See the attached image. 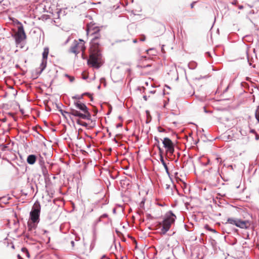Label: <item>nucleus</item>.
Instances as JSON below:
<instances>
[{"label":"nucleus","instance_id":"obj_56","mask_svg":"<svg viewBox=\"0 0 259 259\" xmlns=\"http://www.w3.org/2000/svg\"><path fill=\"white\" fill-rule=\"evenodd\" d=\"M57 108H58V109L59 110L61 109V108H60V107H59L58 106H57Z\"/></svg>","mask_w":259,"mask_h":259},{"label":"nucleus","instance_id":"obj_14","mask_svg":"<svg viewBox=\"0 0 259 259\" xmlns=\"http://www.w3.org/2000/svg\"><path fill=\"white\" fill-rule=\"evenodd\" d=\"M160 160L161 162V163L162 164L163 166H164V169H165V171L166 172V173L169 175V171H168V167L166 164V163L164 161V160L163 159V156H161V157L160 158Z\"/></svg>","mask_w":259,"mask_h":259},{"label":"nucleus","instance_id":"obj_44","mask_svg":"<svg viewBox=\"0 0 259 259\" xmlns=\"http://www.w3.org/2000/svg\"><path fill=\"white\" fill-rule=\"evenodd\" d=\"M106 257H107V256H106L105 255H103L102 256V257H101V259H103L104 258H106Z\"/></svg>","mask_w":259,"mask_h":259},{"label":"nucleus","instance_id":"obj_39","mask_svg":"<svg viewBox=\"0 0 259 259\" xmlns=\"http://www.w3.org/2000/svg\"><path fill=\"white\" fill-rule=\"evenodd\" d=\"M208 230L211 232H215V230L213 229L209 228Z\"/></svg>","mask_w":259,"mask_h":259},{"label":"nucleus","instance_id":"obj_32","mask_svg":"<svg viewBox=\"0 0 259 259\" xmlns=\"http://www.w3.org/2000/svg\"><path fill=\"white\" fill-rule=\"evenodd\" d=\"M146 39V37L145 36H143L140 39V40L141 41H144Z\"/></svg>","mask_w":259,"mask_h":259},{"label":"nucleus","instance_id":"obj_50","mask_svg":"<svg viewBox=\"0 0 259 259\" xmlns=\"http://www.w3.org/2000/svg\"><path fill=\"white\" fill-rule=\"evenodd\" d=\"M147 217H148V218H149V217H151V214H147Z\"/></svg>","mask_w":259,"mask_h":259},{"label":"nucleus","instance_id":"obj_53","mask_svg":"<svg viewBox=\"0 0 259 259\" xmlns=\"http://www.w3.org/2000/svg\"><path fill=\"white\" fill-rule=\"evenodd\" d=\"M113 140H114L115 142H116V143H117V141H116V139H115V138H114V139H113Z\"/></svg>","mask_w":259,"mask_h":259},{"label":"nucleus","instance_id":"obj_34","mask_svg":"<svg viewBox=\"0 0 259 259\" xmlns=\"http://www.w3.org/2000/svg\"><path fill=\"white\" fill-rule=\"evenodd\" d=\"M154 140L157 143H159V139L157 137H154Z\"/></svg>","mask_w":259,"mask_h":259},{"label":"nucleus","instance_id":"obj_43","mask_svg":"<svg viewBox=\"0 0 259 259\" xmlns=\"http://www.w3.org/2000/svg\"><path fill=\"white\" fill-rule=\"evenodd\" d=\"M82 95H83H83H89V96L90 95L89 93H85L83 94Z\"/></svg>","mask_w":259,"mask_h":259},{"label":"nucleus","instance_id":"obj_35","mask_svg":"<svg viewBox=\"0 0 259 259\" xmlns=\"http://www.w3.org/2000/svg\"><path fill=\"white\" fill-rule=\"evenodd\" d=\"M158 131H159V132H164V129H162V128H160V127H159L158 128Z\"/></svg>","mask_w":259,"mask_h":259},{"label":"nucleus","instance_id":"obj_57","mask_svg":"<svg viewBox=\"0 0 259 259\" xmlns=\"http://www.w3.org/2000/svg\"><path fill=\"white\" fill-rule=\"evenodd\" d=\"M98 88V89H100V85H99Z\"/></svg>","mask_w":259,"mask_h":259},{"label":"nucleus","instance_id":"obj_55","mask_svg":"<svg viewBox=\"0 0 259 259\" xmlns=\"http://www.w3.org/2000/svg\"><path fill=\"white\" fill-rule=\"evenodd\" d=\"M87 78L86 77H83V79H85Z\"/></svg>","mask_w":259,"mask_h":259},{"label":"nucleus","instance_id":"obj_29","mask_svg":"<svg viewBox=\"0 0 259 259\" xmlns=\"http://www.w3.org/2000/svg\"><path fill=\"white\" fill-rule=\"evenodd\" d=\"M255 139L257 141L259 140V135L257 133L255 134Z\"/></svg>","mask_w":259,"mask_h":259},{"label":"nucleus","instance_id":"obj_58","mask_svg":"<svg viewBox=\"0 0 259 259\" xmlns=\"http://www.w3.org/2000/svg\"><path fill=\"white\" fill-rule=\"evenodd\" d=\"M108 219L110 222H111V220L109 218Z\"/></svg>","mask_w":259,"mask_h":259},{"label":"nucleus","instance_id":"obj_18","mask_svg":"<svg viewBox=\"0 0 259 259\" xmlns=\"http://www.w3.org/2000/svg\"><path fill=\"white\" fill-rule=\"evenodd\" d=\"M76 123L80 125H81L82 126H84V127H87L88 126V124L85 122H83V121H82L81 120H80V119H77L76 120Z\"/></svg>","mask_w":259,"mask_h":259},{"label":"nucleus","instance_id":"obj_9","mask_svg":"<svg viewBox=\"0 0 259 259\" xmlns=\"http://www.w3.org/2000/svg\"><path fill=\"white\" fill-rule=\"evenodd\" d=\"M100 28L96 26L95 24L90 23L88 24L87 26V33L88 35H95L96 33H99Z\"/></svg>","mask_w":259,"mask_h":259},{"label":"nucleus","instance_id":"obj_26","mask_svg":"<svg viewBox=\"0 0 259 259\" xmlns=\"http://www.w3.org/2000/svg\"><path fill=\"white\" fill-rule=\"evenodd\" d=\"M230 4H231L233 5H236L237 3V0H232L231 1H230Z\"/></svg>","mask_w":259,"mask_h":259},{"label":"nucleus","instance_id":"obj_60","mask_svg":"<svg viewBox=\"0 0 259 259\" xmlns=\"http://www.w3.org/2000/svg\"><path fill=\"white\" fill-rule=\"evenodd\" d=\"M253 98L254 99V95H253Z\"/></svg>","mask_w":259,"mask_h":259},{"label":"nucleus","instance_id":"obj_38","mask_svg":"<svg viewBox=\"0 0 259 259\" xmlns=\"http://www.w3.org/2000/svg\"><path fill=\"white\" fill-rule=\"evenodd\" d=\"M122 124L121 123H118L116 125V127L117 128H118L119 127H121L122 126Z\"/></svg>","mask_w":259,"mask_h":259},{"label":"nucleus","instance_id":"obj_40","mask_svg":"<svg viewBox=\"0 0 259 259\" xmlns=\"http://www.w3.org/2000/svg\"><path fill=\"white\" fill-rule=\"evenodd\" d=\"M155 92H156L155 90H153V91H150V93H151V94H155Z\"/></svg>","mask_w":259,"mask_h":259},{"label":"nucleus","instance_id":"obj_47","mask_svg":"<svg viewBox=\"0 0 259 259\" xmlns=\"http://www.w3.org/2000/svg\"><path fill=\"white\" fill-rule=\"evenodd\" d=\"M206 54L208 55V56L211 57L210 54L209 52H207Z\"/></svg>","mask_w":259,"mask_h":259},{"label":"nucleus","instance_id":"obj_16","mask_svg":"<svg viewBox=\"0 0 259 259\" xmlns=\"http://www.w3.org/2000/svg\"><path fill=\"white\" fill-rule=\"evenodd\" d=\"M188 67L190 69H194L197 67V63L195 62H191L188 64Z\"/></svg>","mask_w":259,"mask_h":259},{"label":"nucleus","instance_id":"obj_51","mask_svg":"<svg viewBox=\"0 0 259 259\" xmlns=\"http://www.w3.org/2000/svg\"><path fill=\"white\" fill-rule=\"evenodd\" d=\"M113 212L114 213H115V212H116V209H115V208H114V209H113Z\"/></svg>","mask_w":259,"mask_h":259},{"label":"nucleus","instance_id":"obj_27","mask_svg":"<svg viewBox=\"0 0 259 259\" xmlns=\"http://www.w3.org/2000/svg\"><path fill=\"white\" fill-rule=\"evenodd\" d=\"M151 66V64H147L146 65L140 66V67L141 68H146L149 67Z\"/></svg>","mask_w":259,"mask_h":259},{"label":"nucleus","instance_id":"obj_13","mask_svg":"<svg viewBox=\"0 0 259 259\" xmlns=\"http://www.w3.org/2000/svg\"><path fill=\"white\" fill-rule=\"evenodd\" d=\"M238 219H235V218H228L227 219L226 224L228 223V224H231V225H233L236 226V224H237Z\"/></svg>","mask_w":259,"mask_h":259},{"label":"nucleus","instance_id":"obj_25","mask_svg":"<svg viewBox=\"0 0 259 259\" xmlns=\"http://www.w3.org/2000/svg\"><path fill=\"white\" fill-rule=\"evenodd\" d=\"M160 158L161 157V155L163 156V150L160 147V146H158Z\"/></svg>","mask_w":259,"mask_h":259},{"label":"nucleus","instance_id":"obj_54","mask_svg":"<svg viewBox=\"0 0 259 259\" xmlns=\"http://www.w3.org/2000/svg\"><path fill=\"white\" fill-rule=\"evenodd\" d=\"M93 97H91V101H93Z\"/></svg>","mask_w":259,"mask_h":259},{"label":"nucleus","instance_id":"obj_28","mask_svg":"<svg viewBox=\"0 0 259 259\" xmlns=\"http://www.w3.org/2000/svg\"><path fill=\"white\" fill-rule=\"evenodd\" d=\"M108 214L107 213H104L102 215H101L100 216V217L102 219V218H108Z\"/></svg>","mask_w":259,"mask_h":259},{"label":"nucleus","instance_id":"obj_3","mask_svg":"<svg viewBox=\"0 0 259 259\" xmlns=\"http://www.w3.org/2000/svg\"><path fill=\"white\" fill-rule=\"evenodd\" d=\"M176 218V215L173 213L171 211H169L167 213L162 221V227L161 229V233L163 235L169 230L171 225L173 224Z\"/></svg>","mask_w":259,"mask_h":259},{"label":"nucleus","instance_id":"obj_11","mask_svg":"<svg viewBox=\"0 0 259 259\" xmlns=\"http://www.w3.org/2000/svg\"><path fill=\"white\" fill-rule=\"evenodd\" d=\"M37 160L36 156L34 154L29 155L27 158V162L28 164L32 165L35 163Z\"/></svg>","mask_w":259,"mask_h":259},{"label":"nucleus","instance_id":"obj_24","mask_svg":"<svg viewBox=\"0 0 259 259\" xmlns=\"http://www.w3.org/2000/svg\"><path fill=\"white\" fill-rule=\"evenodd\" d=\"M82 97H83V95H81V96H78V95H76L75 96H73L72 97L73 99H78V100H80V99H81L82 98Z\"/></svg>","mask_w":259,"mask_h":259},{"label":"nucleus","instance_id":"obj_33","mask_svg":"<svg viewBox=\"0 0 259 259\" xmlns=\"http://www.w3.org/2000/svg\"><path fill=\"white\" fill-rule=\"evenodd\" d=\"M102 218L100 217L96 221V224H98V223L100 222L101 221Z\"/></svg>","mask_w":259,"mask_h":259},{"label":"nucleus","instance_id":"obj_61","mask_svg":"<svg viewBox=\"0 0 259 259\" xmlns=\"http://www.w3.org/2000/svg\"><path fill=\"white\" fill-rule=\"evenodd\" d=\"M21 259H23V258H21Z\"/></svg>","mask_w":259,"mask_h":259},{"label":"nucleus","instance_id":"obj_46","mask_svg":"<svg viewBox=\"0 0 259 259\" xmlns=\"http://www.w3.org/2000/svg\"><path fill=\"white\" fill-rule=\"evenodd\" d=\"M133 41L134 43H136L137 42V40L136 39H134Z\"/></svg>","mask_w":259,"mask_h":259},{"label":"nucleus","instance_id":"obj_52","mask_svg":"<svg viewBox=\"0 0 259 259\" xmlns=\"http://www.w3.org/2000/svg\"><path fill=\"white\" fill-rule=\"evenodd\" d=\"M165 87H166L167 88H168V89H169V88H169V86H168L167 85H165Z\"/></svg>","mask_w":259,"mask_h":259},{"label":"nucleus","instance_id":"obj_31","mask_svg":"<svg viewBox=\"0 0 259 259\" xmlns=\"http://www.w3.org/2000/svg\"><path fill=\"white\" fill-rule=\"evenodd\" d=\"M196 2H193V3H192L190 5V7H191V9H193L194 8V5L195 4H196Z\"/></svg>","mask_w":259,"mask_h":259},{"label":"nucleus","instance_id":"obj_7","mask_svg":"<svg viewBox=\"0 0 259 259\" xmlns=\"http://www.w3.org/2000/svg\"><path fill=\"white\" fill-rule=\"evenodd\" d=\"M79 40L81 41L80 44L77 42L76 40H74L73 44L70 48V52L77 55L79 53L80 50H82L83 41L81 39Z\"/></svg>","mask_w":259,"mask_h":259},{"label":"nucleus","instance_id":"obj_15","mask_svg":"<svg viewBox=\"0 0 259 259\" xmlns=\"http://www.w3.org/2000/svg\"><path fill=\"white\" fill-rule=\"evenodd\" d=\"M36 227L35 223L28 222V230L29 231L32 232Z\"/></svg>","mask_w":259,"mask_h":259},{"label":"nucleus","instance_id":"obj_2","mask_svg":"<svg viewBox=\"0 0 259 259\" xmlns=\"http://www.w3.org/2000/svg\"><path fill=\"white\" fill-rule=\"evenodd\" d=\"M74 105L77 109L70 108V113L74 117L80 119L91 120V114L87 106L80 101H74Z\"/></svg>","mask_w":259,"mask_h":259},{"label":"nucleus","instance_id":"obj_59","mask_svg":"<svg viewBox=\"0 0 259 259\" xmlns=\"http://www.w3.org/2000/svg\"><path fill=\"white\" fill-rule=\"evenodd\" d=\"M119 119H121V116H119Z\"/></svg>","mask_w":259,"mask_h":259},{"label":"nucleus","instance_id":"obj_12","mask_svg":"<svg viewBox=\"0 0 259 259\" xmlns=\"http://www.w3.org/2000/svg\"><path fill=\"white\" fill-rule=\"evenodd\" d=\"M59 111L61 112L62 115L65 118H67V115H68L69 117L72 119L71 116H72L70 113V110L69 109V111H66L61 109H59Z\"/></svg>","mask_w":259,"mask_h":259},{"label":"nucleus","instance_id":"obj_42","mask_svg":"<svg viewBox=\"0 0 259 259\" xmlns=\"http://www.w3.org/2000/svg\"><path fill=\"white\" fill-rule=\"evenodd\" d=\"M238 8H239V9L241 10V9H242L243 8V6L242 5H240V6H239Z\"/></svg>","mask_w":259,"mask_h":259},{"label":"nucleus","instance_id":"obj_30","mask_svg":"<svg viewBox=\"0 0 259 259\" xmlns=\"http://www.w3.org/2000/svg\"><path fill=\"white\" fill-rule=\"evenodd\" d=\"M69 79L70 81L71 82L74 80V77L73 76H70V77L69 78Z\"/></svg>","mask_w":259,"mask_h":259},{"label":"nucleus","instance_id":"obj_23","mask_svg":"<svg viewBox=\"0 0 259 259\" xmlns=\"http://www.w3.org/2000/svg\"><path fill=\"white\" fill-rule=\"evenodd\" d=\"M145 199H143L141 202L140 203L139 206L141 208H144V204H145Z\"/></svg>","mask_w":259,"mask_h":259},{"label":"nucleus","instance_id":"obj_41","mask_svg":"<svg viewBox=\"0 0 259 259\" xmlns=\"http://www.w3.org/2000/svg\"><path fill=\"white\" fill-rule=\"evenodd\" d=\"M143 98H144V99L145 101H147V98H147V96L145 95V96H143Z\"/></svg>","mask_w":259,"mask_h":259},{"label":"nucleus","instance_id":"obj_21","mask_svg":"<svg viewBox=\"0 0 259 259\" xmlns=\"http://www.w3.org/2000/svg\"><path fill=\"white\" fill-rule=\"evenodd\" d=\"M251 94L253 93H255L257 95H259V87H254V89H252V92H250Z\"/></svg>","mask_w":259,"mask_h":259},{"label":"nucleus","instance_id":"obj_19","mask_svg":"<svg viewBox=\"0 0 259 259\" xmlns=\"http://www.w3.org/2000/svg\"><path fill=\"white\" fill-rule=\"evenodd\" d=\"M255 117L259 123V105L257 107L255 113Z\"/></svg>","mask_w":259,"mask_h":259},{"label":"nucleus","instance_id":"obj_6","mask_svg":"<svg viewBox=\"0 0 259 259\" xmlns=\"http://www.w3.org/2000/svg\"><path fill=\"white\" fill-rule=\"evenodd\" d=\"M163 147L166 149V152L170 154H173L175 151L174 144L168 138H164L162 141Z\"/></svg>","mask_w":259,"mask_h":259},{"label":"nucleus","instance_id":"obj_4","mask_svg":"<svg viewBox=\"0 0 259 259\" xmlns=\"http://www.w3.org/2000/svg\"><path fill=\"white\" fill-rule=\"evenodd\" d=\"M40 212V205L38 202L34 203L31 211L30 212V218L33 223H38L39 221V215Z\"/></svg>","mask_w":259,"mask_h":259},{"label":"nucleus","instance_id":"obj_20","mask_svg":"<svg viewBox=\"0 0 259 259\" xmlns=\"http://www.w3.org/2000/svg\"><path fill=\"white\" fill-rule=\"evenodd\" d=\"M38 160L41 167L44 166L45 161L44 158L41 156H39Z\"/></svg>","mask_w":259,"mask_h":259},{"label":"nucleus","instance_id":"obj_5","mask_svg":"<svg viewBox=\"0 0 259 259\" xmlns=\"http://www.w3.org/2000/svg\"><path fill=\"white\" fill-rule=\"evenodd\" d=\"M19 26L18 27L17 32L12 34V36L15 38V42L17 45L20 44L23 40L26 38V35L24 30V27L21 23L18 22Z\"/></svg>","mask_w":259,"mask_h":259},{"label":"nucleus","instance_id":"obj_48","mask_svg":"<svg viewBox=\"0 0 259 259\" xmlns=\"http://www.w3.org/2000/svg\"><path fill=\"white\" fill-rule=\"evenodd\" d=\"M65 76H66V77H68V78H69V77H70V75H68V74H66L65 75Z\"/></svg>","mask_w":259,"mask_h":259},{"label":"nucleus","instance_id":"obj_45","mask_svg":"<svg viewBox=\"0 0 259 259\" xmlns=\"http://www.w3.org/2000/svg\"><path fill=\"white\" fill-rule=\"evenodd\" d=\"M69 38L68 37L67 38V39L66 40V41H65V44H66L69 41Z\"/></svg>","mask_w":259,"mask_h":259},{"label":"nucleus","instance_id":"obj_22","mask_svg":"<svg viewBox=\"0 0 259 259\" xmlns=\"http://www.w3.org/2000/svg\"><path fill=\"white\" fill-rule=\"evenodd\" d=\"M42 174L44 176H46L48 174V170L45 166H41Z\"/></svg>","mask_w":259,"mask_h":259},{"label":"nucleus","instance_id":"obj_17","mask_svg":"<svg viewBox=\"0 0 259 259\" xmlns=\"http://www.w3.org/2000/svg\"><path fill=\"white\" fill-rule=\"evenodd\" d=\"M21 251L23 252V253L26 255L28 258L30 257V254L29 253L27 250V249L25 247H23L21 249Z\"/></svg>","mask_w":259,"mask_h":259},{"label":"nucleus","instance_id":"obj_37","mask_svg":"<svg viewBox=\"0 0 259 259\" xmlns=\"http://www.w3.org/2000/svg\"><path fill=\"white\" fill-rule=\"evenodd\" d=\"M250 133H253V134H256V133H257L255 132V131L254 130H253V129L251 130L250 131Z\"/></svg>","mask_w":259,"mask_h":259},{"label":"nucleus","instance_id":"obj_49","mask_svg":"<svg viewBox=\"0 0 259 259\" xmlns=\"http://www.w3.org/2000/svg\"><path fill=\"white\" fill-rule=\"evenodd\" d=\"M18 257L19 259H21V258H22L19 254L18 255Z\"/></svg>","mask_w":259,"mask_h":259},{"label":"nucleus","instance_id":"obj_8","mask_svg":"<svg viewBox=\"0 0 259 259\" xmlns=\"http://www.w3.org/2000/svg\"><path fill=\"white\" fill-rule=\"evenodd\" d=\"M49 52V50L48 48H45L44 49V51L42 53V59L41 61V63L40 65V71L39 72V74H40L42 71L45 69L47 65V60Z\"/></svg>","mask_w":259,"mask_h":259},{"label":"nucleus","instance_id":"obj_1","mask_svg":"<svg viewBox=\"0 0 259 259\" xmlns=\"http://www.w3.org/2000/svg\"><path fill=\"white\" fill-rule=\"evenodd\" d=\"M92 36H93V38L90 42V55L88 63L92 67L98 69L101 66L102 58L101 53L99 48L101 35L100 33H96Z\"/></svg>","mask_w":259,"mask_h":259},{"label":"nucleus","instance_id":"obj_36","mask_svg":"<svg viewBox=\"0 0 259 259\" xmlns=\"http://www.w3.org/2000/svg\"><path fill=\"white\" fill-rule=\"evenodd\" d=\"M70 243H71L72 247H73L75 245L74 241L72 240Z\"/></svg>","mask_w":259,"mask_h":259},{"label":"nucleus","instance_id":"obj_10","mask_svg":"<svg viewBox=\"0 0 259 259\" xmlns=\"http://www.w3.org/2000/svg\"><path fill=\"white\" fill-rule=\"evenodd\" d=\"M250 224L248 221H242L238 219L236 226L241 229H247L250 227Z\"/></svg>","mask_w":259,"mask_h":259}]
</instances>
